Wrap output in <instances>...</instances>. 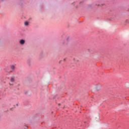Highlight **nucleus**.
<instances>
[{
	"instance_id": "nucleus-5",
	"label": "nucleus",
	"mask_w": 129,
	"mask_h": 129,
	"mask_svg": "<svg viewBox=\"0 0 129 129\" xmlns=\"http://www.w3.org/2000/svg\"><path fill=\"white\" fill-rule=\"evenodd\" d=\"M13 85V84H11V83H9V85L12 86Z\"/></svg>"
},
{
	"instance_id": "nucleus-6",
	"label": "nucleus",
	"mask_w": 129,
	"mask_h": 129,
	"mask_svg": "<svg viewBox=\"0 0 129 129\" xmlns=\"http://www.w3.org/2000/svg\"><path fill=\"white\" fill-rule=\"evenodd\" d=\"M63 61H66V58H64Z\"/></svg>"
},
{
	"instance_id": "nucleus-4",
	"label": "nucleus",
	"mask_w": 129,
	"mask_h": 129,
	"mask_svg": "<svg viewBox=\"0 0 129 129\" xmlns=\"http://www.w3.org/2000/svg\"><path fill=\"white\" fill-rule=\"evenodd\" d=\"M24 25L25 26H29V22H28V21H26L24 22Z\"/></svg>"
},
{
	"instance_id": "nucleus-2",
	"label": "nucleus",
	"mask_w": 129,
	"mask_h": 129,
	"mask_svg": "<svg viewBox=\"0 0 129 129\" xmlns=\"http://www.w3.org/2000/svg\"><path fill=\"white\" fill-rule=\"evenodd\" d=\"M19 43L20 45H24L25 43H26V41L24 39H21L20 40Z\"/></svg>"
},
{
	"instance_id": "nucleus-3",
	"label": "nucleus",
	"mask_w": 129,
	"mask_h": 129,
	"mask_svg": "<svg viewBox=\"0 0 129 129\" xmlns=\"http://www.w3.org/2000/svg\"><path fill=\"white\" fill-rule=\"evenodd\" d=\"M11 68L12 70H15L16 69V67L14 65L11 66Z\"/></svg>"
},
{
	"instance_id": "nucleus-1",
	"label": "nucleus",
	"mask_w": 129,
	"mask_h": 129,
	"mask_svg": "<svg viewBox=\"0 0 129 129\" xmlns=\"http://www.w3.org/2000/svg\"><path fill=\"white\" fill-rule=\"evenodd\" d=\"M15 78H16V76L15 75H14L13 77H11L10 78V82H11L12 83H14V82H15Z\"/></svg>"
}]
</instances>
